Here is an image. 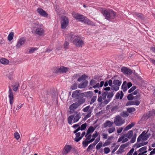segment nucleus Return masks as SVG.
Listing matches in <instances>:
<instances>
[{"label": "nucleus", "instance_id": "1", "mask_svg": "<svg viewBox=\"0 0 155 155\" xmlns=\"http://www.w3.org/2000/svg\"><path fill=\"white\" fill-rule=\"evenodd\" d=\"M147 132L145 131H143L138 137L137 139V142H140L141 140L142 142L139 143L137 145V147H139L147 143L148 142H144L145 141L147 140L149 137V135L147 134Z\"/></svg>", "mask_w": 155, "mask_h": 155}, {"label": "nucleus", "instance_id": "2", "mask_svg": "<svg viewBox=\"0 0 155 155\" xmlns=\"http://www.w3.org/2000/svg\"><path fill=\"white\" fill-rule=\"evenodd\" d=\"M101 12L105 19L109 21L114 19L115 17V13L111 9H102Z\"/></svg>", "mask_w": 155, "mask_h": 155}, {"label": "nucleus", "instance_id": "3", "mask_svg": "<svg viewBox=\"0 0 155 155\" xmlns=\"http://www.w3.org/2000/svg\"><path fill=\"white\" fill-rule=\"evenodd\" d=\"M68 37L70 39H74L73 41V43L77 47H81L84 45V41L78 38V35H73L72 33H71L69 34Z\"/></svg>", "mask_w": 155, "mask_h": 155}, {"label": "nucleus", "instance_id": "4", "mask_svg": "<svg viewBox=\"0 0 155 155\" xmlns=\"http://www.w3.org/2000/svg\"><path fill=\"white\" fill-rule=\"evenodd\" d=\"M72 15L73 17L74 18L78 20V21L83 22L89 25H91V22L87 18H85L82 15L73 12Z\"/></svg>", "mask_w": 155, "mask_h": 155}, {"label": "nucleus", "instance_id": "5", "mask_svg": "<svg viewBox=\"0 0 155 155\" xmlns=\"http://www.w3.org/2000/svg\"><path fill=\"white\" fill-rule=\"evenodd\" d=\"M113 122L117 126H120L125 122L124 120L119 115L115 117Z\"/></svg>", "mask_w": 155, "mask_h": 155}, {"label": "nucleus", "instance_id": "6", "mask_svg": "<svg viewBox=\"0 0 155 155\" xmlns=\"http://www.w3.org/2000/svg\"><path fill=\"white\" fill-rule=\"evenodd\" d=\"M69 24V20L68 18L66 16L62 17L61 21V28L64 29L68 26Z\"/></svg>", "mask_w": 155, "mask_h": 155}, {"label": "nucleus", "instance_id": "7", "mask_svg": "<svg viewBox=\"0 0 155 155\" xmlns=\"http://www.w3.org/2000/svg\"><path fill=\"white\" fill-rule=\"evenodd\" d=\"M81 101H78V102L73 103L69 107V109L70 110L71 113H73V112H74V110L76 109L78 107L81 105Z\"/></svg>", "mask_w": 155, "mask_h": 155}, {"label": "nucleus", "instance_id": "8", "mask_svg": "<svg viewBox=\"0 0 155 155\" xmlns=\"http://www.w3.org/2000/svg\"><path fill=\"white\" fill-rule=\"evenodd\" d=\"M8 93V97L9 98V103L11 106L12 107L14 103V98L13 93L12 91V90L9 87Z\"/></svg>", "mask_w": 155, "mask_h": 155}, {"label": "nucleus", "instance_id": "9", "mask_svg": "<svg viewBox=\"0 0 155 155\" xmlns=\"http://www.w3.org/2000/svg\"><path fill=\"white\" fill-rule=\"evenodd\" d=\"M35 32L36 34L39 36H43L44 35L45 31L43 28V26L42 25L41 26L38 27L36 29Z\"/></svg>", "mask_w": 155, "mask_h": 155}, {"label": "nucleus", "instance_id": "10", "mask_svg": "<svg viewBox=\"0 0 155 155\" xmlns=\"http://www.w3.org/2000/svg\"><path fill=\"white\" fill-rule=\"evenodd\" d=\"M107 94L108 92L107 91L103 92L101 96L98 97L97 99L98 101L102 104L103 103V100H104V101L106 100V96H107Z\"/></svg>", "mask_w": 155, "mask_h": 155}, {"label": "nucleus", "instance_id": "11", "mask_svg": "<svg viewBox=\"0 0 155 155\" xmlns=\"http://www.w3.org/2000/svg\"><path fill=\"white\" fill-rule=\"evenodd\" d=\"M114 91L113 92H108L107 95V99L106 100L104 101H103V104L105 105L107 104L110 101V98H112L114 96Z\"/></svg>", "mask_w": 155, "mask_h": 155}, {"label": "nucleus", "instance_id": "12", "mask_svg": "<svg viewBox=\"0 0 155 155\" xmlns=\"http://www.w3.org/2000/svg\"><path fill=\"white\" fill-rule=\"evenodd\" d=\"M74 113V115H73V122L76 123L78 122L81 118V115L80 112L77 111H75Z\"/></svg>", "mask_w": 155, "mask_h": 155}, {"label": "nucleus", "instance_id": "13", "mask_svg": "<svg viewBox=\"0 0 155 155\" xmlns=\"http://www.w3.org/2000/svg\"><path fill=\"white\" fill-rule=\"evenodd\" d=\"M25 41V39L24 38H21L18 41L16 47L17 49L21 48V46L24 45Z\"/></svg>", "mask_w": 155, "mask_h": 155}, {"label": "nucleus", "instance_id": "14", "mask_svg": "<svg viewBox=\"0 0 155 155\" xmlns=\"http://www.w3.org/2000/svg\"><path fill=\"white\" fill-rule=\"evenodd\" d=\"M121 71L124 74L130 75L132 73V71L130 69L127 68L126 67H123L121 68Z\"/></svg>", "mask_w": 155, "mask_h": 155}, {"label": "nucleus", "instance_id": "15", "mask_svg": "<svg viewBox=\"0 0 155 155\" xmlns=\"http://www.w3.org/2000/svg\"><path fill=\"white\" fill-rule=\"evenodd\" d=\"M38 12L42 16L44 17H47L48 16V14L46 12L41 8H38L37 10Z\"/></svg>", "mask_w": 155, "mask_h": 155}, {"label": "nucleus", "instance_id": "16", "mask_svg": "<svg viewBox=\"0 0 155 155\" xmlns=\"http://www.w3.org/2000/svg\"><path fill=\"white\" fill-rule=\"evenodd\" d=\"M114 124L113 122H111L109 120H107L103 124V126L104 128L107 127H112Z\"/></svg>", "mask_w": 155, "mask_h": 155}, {"label": "nucleus", "instance_id": "17", "mask_svg": "<svg viewBox=\"0 0 155 155\" xmlns=\"http://www.w3.org/2000/svg\"><path fill=\"white\" fill-rule=\"evenodd\" d=\"M140 104V102L138 100H135L128 102L126 104L127 106L135 105H138Z\"/></svg>", "mask_w": 155, "mask_h": 155}, {"label": "nucleus", "instance_id": "18", "mask_svg": "<svg viewBox=\"0 0 155 155\" xmlns=\"http://www.w3.org/2000/svg\"><path fill=\"white\" fill-rule=\"evenodd\" d=\"M71 149V147L69 145H66L64 148V150L63 152L64 154H66L69 152Z\"/></svg>", "mask_w": 155, "mask_h": 155}, {"label": "nucleus", "instance_id": "19", "mask_svg": "<svg viewBox=\"0 0 155 155\" xmlns=\"http://www.w3.org/2000/svg\"><path fill=\"white\" fill-rule=\"evenodd\" d=\"M128 140V138L126 137L125 134H123L121 137L119 138L118 139V141L120 142L121 141L122 143H123L127 141Z\"/></svg>", "mask_w": 155, "mask_h": 155}, {"label": "nucleus", "instance_id": "20", "mask_svg": "<svg viewBox=\"0 0 155 155\" xmlns=\"http://www.w3.org/2000/svg\"><path fill=\"white\" fill-rule=\"evenodd\" d=\"M88 84V81H85L81 82L78 85V87L80 88H85Z\"/></svg>", "mask_w": 155, "mask_h": 155}, {"label": "nucleus", "instance_id": "21", "mask_svg": "<svg viewBox=\"0 0 155 155\" xmlns=\"http://www.w3.org/2000/svg\"><path fill=\"white\" fill-rule=\"evenodd\" d=\"M68 68H67L61 66L60 67V68L58 69V72L62 73H66L68 71Z\"/></svg>", "mask_w": 155, "mask_h": 155}, {"label": "nucleus", "instance_id": "22", "mask_svg": "<svg viewBox=\"0 0 155 155\" xmlns=\"http://www.w3.org/2000/svg\"><path fill=\"white\" fill-rule=\"evenodd\" d=\"M104 83V81H101L100 82V83L97 82L95 84V85L93 87L94 89L98 88L99 87H102Z\"/></svg>", "mask_w": 155, "mask_h": 155}, {"label": "nucleus", "instance_id": "23", "mask_svg": "<svg viewBox=\"0 0 155 155\" xmlns=\"http://www.w3.org/2000/svg\"><path fill=\"white\" fill-rule=\"evenodd\" d=\"M0 62L3 64L7 65L9 63V61L5 58H2L0 59Z\"/></svg>", "mask_w": 155, "mask_h": 155}, {"label": "nucleus", "instance_id": "24", "mask_svg": "<svg viewBox=\"0 0 155 155\" xmlns=\"http://www.w3.org/2000/svg\"><path fill=\"white\" fill-rule=\"evenodd\" d=\"M147 149V147H143L140 149L138 150V152H140V153L142 155L143 154L146 153L147 151L146 150Z\"/></svg>", "mask_w": 155, "mask_h": 155}, {"label": "nucleus", "instance_id": "25", "mask_svg": "<svg viewBox=\"0 0 155 155\" xmlns=\"http://www.w3.org/2000/svg\"><path fill=\"white\" fill-rule=\"evenodd\" d=\"M135 124L134 123H131L130 124L128 125L126 127L124 130V131H126L130 129H131L132 127H133Z\"/></svg>", "mask_w": 155, "mask_h": 155}, {"label": "nucleus", "instance_id": "26", "mask_svg": "<svg viewBox=\"0 0 155 155\" xmlns=\"http://www.w3.org/2000/svg\"><path fill=\"white\" fill-rule=\"evenodd\" d=\"M93 93L91 91H89L84 93V96L87 97H91L93 95Z\"/></svg>", "mask_w": 155, "mask_h": 155}, {"label": "nucleus", "instance_id": "27", "mask_svg": "<svg viewBox=\"0 0 155 155\" xmlns=\"http://www.w3.org/2000/svg\"><path fill=\"white\" fill-rule=\"evenodd\" d=\"M126 137L130 139L131 138L133 135V131L132 130H130L128 131L126 134H124Z\"/></svg>", "mask_w": 155, "mask_h": 155}, {"label": "nucleus", "instance_id": "28", "mask_svg": "<svg viewBox=\"0 0 155 155\" xmlns=\"http://www.w3.org/2000/svg\"><path fill=\"white\" fill-rule=\"evenodd\" d=\"M122 88L124 91H126L128 87L127 86V82L126 81H124L122 86Z\"/></svg>", "mask_w": 155, "mask_h": 155}, {"label": "nucleus", "instance_id": "29", "mask_svg": "<svg viewBox=\"0 0 155 155\" xmlns=\"http://www.w3.org/2000/svg\"><path fill=\"white\" fill-rule=\"evenodd\" d=\"M80 93H79V91L78 90H76L74 91L72 94V97L74 98H75L80 95Z\"/></svg>", "mask_w": 155, "mask_h": 155}, {"label": "nucleus", "instance_id": "30", "mask_svg": "<svg viewBox=\"0 0 155 155\" xmlns=\"http://www.w3.org/2000/svg\"><path fill=\"white\" fill-rule=\"evenodd\" d=\"M42 26V24H40L38 22L33 23L32 24V27L33 28H38V27Z\"/></svg>", "mask_w": 155, "mask_h": 155}, {"label": "nucleus", "instance_id": "31", "mask_svg": "<svg viewBox=\"0 0 155 155\" xmlns=\"http://www.w3.org/2000/svg\"><path fill=\"white\" fill-rule=\"evenodd\" d=\"M19 84L18 83H14L12 85V89L14 91H17L18 88L19 86Z\"/></svg>", "mask_w": 155, "mask_h": 155}, {"label": "nucleus", "instance_id": "32", "mask_svg": "<svg viewBox=\"0 0 155 155\" xmlns=\"http://www.w3.org/2000/svg\"><path fill=\"white\" fill-rule=\"evenodd\" d=\"M99 135V133L95 131V133L93 134L92 135V138L90 140V142H93L95 140L96 137L98 136Z\"/></svg>", "mask_w": 155, "mask_h": 155}, {"label": "nucleus", "instance_id": "33", "mask_svg": "<svg viewBox=\"0 0 155 155\" xmlns=\"http://www.w3.org/2000/svg\"><path fill=\"white\" fill-rule=\"evenodd\" d=\"M95 128L92 126H90L87 130V133L88 134H92L94 131Z\"/></svg>", "mask_w": 155, "mask_h": 155}, {"label": "nucleus", "instance_id": "34", "mask_svg": "<svg viewBox=\"0 0 155 155\" xmlns=\"http://www.w3.org/2000/svg\"><path fill=\"white\" fill-rule=\"evenodd\" d=\"M122 82L118 80H114L113 82V84L114 85L118 86L119 87L120 86Z\"/></svg>", "mask_w": 155, "mask_h": 155}, {"label": "nucleus", "instance_id": "35", "mask_svg": "<svg viewBox=\"0 0 155 155\" xmlns=\"http://www.w3.org/2000/svg\"><path fill=\"white\" fill-rule=\"evenodd\" d=\"M90 140H85L84 141H83L82 143V144L83 147H85L87 146L89 143L92 142H90Z\"/></svg>", "mask_w": 155, "mask_h": 155}, {"label": "nucleus", "instance_id": "36", "mask_svg": "<svg viewBox=\"0 0 155 155\" xmlns=\"http://www.w3.org/2000/svg\"><path fill=\"white\" fill-rule=\"evenodd\" d=\"M92 111H88L87 112V113H86L85 116L84 117V119L86 120L88 118L90 117L91 115V113Z\"/></svg>", "mask_w": 155, "mask_h": 155}, {"label": "nucleus", "instance_id": "37", "mask_svg": "<svg viewBox=\"0 0 155 155\" xmlns=\"http://www.w3.org/2000/svg\"><path fill=\"white\" fill-rule=\"evenodd\" d=\"M90 111H92V109L91 108L90 106H87L83 109V111L84 112H87Z\"/></svg>", "mask_w": 155, "mask_h": 155}, {"label": "nucleus", "instance_id": "38", "mask_svg": "<svg viewBox=\"0 0 155 155\" xmlns=\"http://www.w3.org/2000/svg\"><path fill=\"white\" fill-rule=\"evenodd\" d=\"M125 147V146L124 145H122L121 146L119 150L116 152V153L117 154H118L119 153H121L122 152V150L123 148Z\"/></svg>", "mask_w": 155, "mask_h": 155}, {"label": "nucleus", "instance_id": "39", "mask_svg": "<svg viewBox=\"0 0 155 155\" xmlns=\"http://www.w3.org/2000/svg\"><path fill=\"white\" fill-rule=\"evenodd\" d=\"M119 87L115 85H112L111 87V89L112 90L114 91H117L119 89Z\"/></svg>", "mask_w": 155, "mask_h": 155}, {"label": "nucleus", "instance_id": "40", "mask_svg": "<svg viewBox=\"0 0 155 155\" xmlns=\"http://www.w3.org/2000/svg\"><path fill=\"white\" fill-rule=\"evenodd\" d=\"M74 119V117L73 115H71L69 116V117L68 118V122L69 124H72V121Z\"/></svg>", "mask_w": 155, "mask_h": 155}, {"label": "nucleus", "instance_id": "41", "mask_svg": "<svg viewBox=\"0 0 155 155\" xmlns=\"http://www.w3.org/2000/svg\"><path fill=\"white\" fill-rule=\"evenodd\" d=\"M87 78V77L85 74H83L81 76V77H79L78 79V81H81Z\"/></svg>", "mask_w": 155, "mask_h": 155}, {"label": "nucleus", "instance_id": "42", "mask_svg": "<svg viewBox=\"0 0 155 155\" xmlns=\"http://www.w3.org/2000/svg\"><path fill=\"white\" fill-rule=\"evenodd\" d=\"M108 131L109 134L112 133L115 131V128L114 127H111L108 129Z\"/></svg>", "mask_w": 155, "mask_h": 155}, {"label": "nucleus", "instance_id": "43", "mask_svg": "<svg viewBox=\"0 0 155 155\" xmlns=\"http://www.w3.org/2000/svg\"><path fill=\"white\" fill-rule=\"evenodd\" d=\"M14 33L13 32H11L8 35V39L9 41L12 40L13 38Z\"/></svg>", "mask_w": 155, "mask_h": 155}, {"label": "nucleus", "instance_id": "44", "mask_svg": "<svg viewBox=\"0 0 155 155\" xmlns=\"http://www.w3.org/2000/svg\"><path fill=\"white\" fill-rule=\"evenodd\" d=\"M91 134H88L86 133V134L85 135V137H86L85 140H91L92 137Z\"/></svg>", "mask_w": 155, "mask_h": 155}, {"label": "nucleus", "instance_id": "45", "mask_svg": "<svg viewBox=\"0 0 155 155\" xmlns=\"http://www.w3.org/2000/svg\"><path fill=\"white\" fill-rule=\"evenodd\" d=\"M97 98V97L96 96H93L91 100L90 104H91L94 103L96 100Z\"/></svg>", "mask_w": 155, "mask_h": 155}, {"label": "nucleus", "instance_id": "46", "mask_svg": "<svg viewBox=\"0 0 155 155\" xmlns=\"http://www.w3.org/2000/svg\"><path fill=\"white\" fill-rule=\"evenodd\" d=\"M96 83V81L94 80H91L90 82V85L93 87L95 85Z\"/></svg>", "mask_w": 155, "mask_h": 155}, {"label": "nucleus", "instance_id": "47", "mask_svg": "<svg viewBox=\"0 0 155 155\" xmlns=\"http://www.w3.org/2000/svg\"><path fill=\"white\" fill-rule=\"evenodd\" d=\"M102 145L103 144L102 142H100L96 146V149L97 150L100 149L102 147Z\"/></svg>", "mask_w": 155, "mask_h": 155}, {"label": "nucleus", "instance_id": "48", "mask_svg": "<svg viewBox=\"0 0 155 155\" xmlns=\"http://www.w3.org/2000/svg\"><path fill=\"white\" fill-rule=\"evenodd\" d=\"M94 146H95L93 143L91 144L87 148V151H90L92 150Z\"/></svg>", "mask_w": 155, "mask_h": 155}, {"label": "nucleus", "instance_id": "49", "mask_svg": "<svg viewBox=\"0 0 155 155\" xmlns=\"http://www.w3.org/2000/svg\"><path fill=\"white\" fill-rule=\"evenodd\" d=\"M38 48H31L29 50L28 53L31 54L33 53L35 51L37 50Z\"/></svg>", "mask_w": 155, "mask_h": 155}, {"label": "nucleus", "instance_id": "50", "mask_svg": "<svg viewBox=\"0 0 155 155\" xmlns=\"http://www.w3.org/2000/svg\"><path fill=\"white\" fill-rule=\"evenodd\" d=\"M87 126V124L86 123H85L83 124H82L80 127V129L81 130H83L85 129L86 127Z\"/></svg>", "mask_w": 155, "mask_h": 155}, {"label": "nucleus", "instance_id": "51", "mask_svg": "<svg viewBox=\"0 0 155 155\" xmlns=\"http://www.w3.org/2000/svg\"><path fill=\"white\" fill-rule=\"evenodd\" d=\"M69 44V43L67 41H65L64 45V48L65 50L68 49Z\"/></svg>", "mask_w": 155, "mask_h": 155}, {"label": "nucleus", "instance_id": "52", "mask_svg": "<svg viewBox=\"0 0 155 155\" xmlns=\"http://www.w3.org/2000/svg\"><path fill=\"white\" fill-rule=\"evenodd\" d=\"M121 115L123 117H126L128 116V114L127 112H123L121 113Z\"/></svg>", "mask_w": 155, "mask_h": 155}, {"label": "nucleus", "instance_id": "53", "mask_svg": "<svg viewBox=\"0 0 155 155\" xmlns=\"http://www.w3.org/2000/svg\"><path fill=\"white\" fill-rule=\"evenodd\" d=\"M111 143V142L110 141L107 140L103 144V146L104 147H105L108 146Z\"/></svg>", "mask_w": 155, "mask_h": 155}, {"label": "nucleus", "instance_id": "54", "mask_svg": "<svg viewBox=\"0 0 155 155\" xmlns=\"http://www.w3.org/2000/svg\"><path fill=\"white\" fill-rule=\"evenodd\" d=\"M134 97L132 94L131 93L128 95L127 98L128 100H131L134 99Z\"/></svg>", "mask_w": 155, "mask_h": 155}, {"label": "nucleus", "instance_id": "55", "mask_svg": "<svg viewBox=\"0 0 155 155\" xmlns=\"http://www.w3.org/2000/svg\"><path fill=\"white\" fill-rule=\"evenodd\" d=\"M104 130L103 131V133L102 134V136H103V138L104 139H107V138L108 134L107 133H104Z\"/></svg>", "mask_w": 155, "mask_h": 155}, {"label": "nucleus", "instance_id": "56", "mask_svg": "<svg viewBox=\"0 0 155 155\" xmlns=\"http://www.w3.org/2000/svg\"><path fill=\"white\" fill-rule=\"evenodd\" d=\"M104 151L105 153L107 154L110 151V149L108 147H105L104 149Z\"/></svg>", "mask_w": 155, "mask_h": 155}, {"label": "nucleus", "instance_id": "57", "mask_svg": "<svg viewBox=\"0 0 155 155\" xmlns=\"http://www.w3.org/2000/svg\"><path fill=\"white\" fill-rule=\"evenodd\" d=\"M77 85L76 83L74 84L71 87V88L72 90H74L77 88Z\"/></svg>", "mask_w": 155, "mask_h": 155}, {"label": "nucleus", "instance_id": "58", "mask_svg": "<svg viewBox=\"0 0 155 155\" xmlns=\"http://www.w3.org/2000/svg\"><path fill=\"white\" fill-rule=\"evenodd\" d=\"M136 88V87L135 86H134L132 87L128 91V92L129 93H130L133 91Z\"/></svg>", "mask_w": 155, "mask_h": 155}, {"label": "nucleus", "instance_id": "59", "mask_svg": "<svg viewBox=\"0 0 155 155\" xmlns=\"http://www.w3.org/2000/svg\"><path fill=\"white\" fill-rule=\"evenodd\" d=\"M14 137L17 140L20 137V136L19 134L17 133H15L14 134Z\"/></svg>", "mask_w": 155, "mask_h": 155}, {"label": "nucleus", "instance_id": "60", "mask_svg": "<svg viewBox=\"0 0 155 155\" xmlns=\"http://www.w3.org/2000/svg\"><path fill=\"white\" fill-rule=\"evenodd\" d=\"M123 129V128L122 127H119L117 130V131L118 134H119L120 133Z\"/></svg>", "mask_w": 155, "mask_h": 155}, {"label": "nucleus", "instance_id": "61", "mask_svg": "<svg viewBox=\"0 0 155 155\" xmlns=\"http://www.w3.org/2000/svg\"><path fill=\"white\" fill-rule=\"evenodd\" d=\"M135 111V109L133 107L127 109V111L130 113Z\"/></svg>", "mask_w": 155, "mask_h": 155}, {"label": "nucleus", "instance_id": "62", "mask_svg": "<svg viewBox=\"0 0 155 155\" xmlns=\"http://www.w3.org/2000/svg\"><path fill=\"white\" fill-rule=\"evenodd\" d=\"M134 150V148L131 149L129 152L127 153L126 155H132V154Z\"/></svg>", "mask_w": 155, "mask_h": 155}, {"label": "nucleus", "instance_id": "63", "mask_svg": "<svg viewBox=\"0 0 155 155\" xmlns=\"http://www.w3.org/2000/svg\"><path fill=\"white\" fill-rule=\"evenodd\" d=\"M100 139L99 138H97L94 142L93 144L95 146L96 144L98 143V142L99 141Z\"/></svg>", "mask_w": 155, "mask_h": 155}, {"label": "nucleus", "instance_id": "64", "mask_svg": "<svg viewBox=\"0 0 155 155\" xmlns=\"http://www.w3.org/2000/svg\"><path fill=\"white\" fill-rule=\"evenodd\" d=\"M81 137H76L74 138V141H76L77 142H78L81 139Z\"/></svg>", "mask_w": 155, "mask_h": 155}]
</instances>
